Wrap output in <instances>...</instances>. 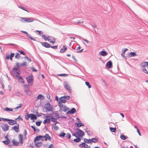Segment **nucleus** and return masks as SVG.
I'll return each instance as SVG.
<instances>
[{
	"mask_svg": "<svg viewBox=\"0 0 148 148\" xmlns=\"http://www.w3.org/2000/svg\"><path fill=\"white\" fill-rule=\"evenodd\" d=\"M19 20L22 22L24 23L26 22L27 23H30L34 21L33 18H25V17H20Z\"/></svg>",
	"mask_w": 148,
	"mask_h": 148,
	"instance_id": "f257e3e1",
	"label": "nucleus"
},
{
	"mask_svg": "<svg viewBox=\"0 0 148 148\" xmlns=\"http://www.w3.org/2000/svg\"><path fill=\"white\" fill-rule=\"evenodd\" d=\"M26 79L29 85L30 86H32L33 85L34 81L33 75H31L27 77Z\"/></svg>",
	"mask_w": 148,
	"mask_h": 148,
	"instance_id": "f03ea898",
	"label": "nucleus"
},
{
	"mask_svg": "<svg viewBox=\"0 0 148 148\" xmlns=\"http://www.w3.org/2000/svg\"><path fill=\"white\" fill-rule=\"evenodd\" d=\"M84 23L83 20L82 18L77 17L75 19V21L71 22L72 24L77 25L79 24Z\"/></svg>",
	"mask_w": 148,
	"mask_h": 148,
	"instance_id": "7ed1b4c3",
	"label": "nucleus"
},
{
	"mask_svg": "<svg viewBox=\"0 0 148 148\" xmlns=\"http://www.w3.org/2000/svg\"><path fill=\"white\" fill-rule=\"evenodd\" d=\"M58 105L60 107V110L61 112H66L69 109L67 107L63 105L62 103H58Z\"/></svg>",
	"mask_w": 148,
	"mask_h": 148,
	"instance_id": "20e7f679",
	"label": "nucleus"
},
{
	"mask_svg": "<svg viewBox=\"0 0 148 148\" xmlns=\"http://www.w3.org/2000/svg\"><path fill=\"white\" fill-rule=\"evenodd\" d=\"M19 72L18 68H14L12 71V72L14 75L17 78L19 76V75L21 74Z\"/></svg>",
	"mask_w": 148,
	"mask_h": 148,
	"instance_id": "39448f33",
	"label": "nucleus"
},
{
	"mask_svg": "<svg viewBox=\"0 0 148 148\" xmlns=\"http://www.w3.org/2000/svg\"><path fill=\"white\" fill-rule=\"evenodd\" d=\"M45 109L48 111H52L53 110L52 105H51L49 103H47L45 105Z\"/></svg>",
	"mask_w": 148,
	"mask_h": 148,
	"instance_id": "423d86ee",
	"label": "nucleus"
},
{
	"mask_svg": "<svg viewBox=\"0 0 148 148\" xmlns=\"http://www.w3.org/2000/svg\"><path fill=\"white\" fill-rule=\"evenodd\" d=\"M47 139L49 141H51V137L49 136V134H46L45 136H41V137L40 140L42 141H44L45 140H47Z\"/></svg>",
	"mask_w": 148,
	"mask_h": 148,
	"instance_id": "0eeeda50",
	"label": "nucleus"
},
{
	"mask_svg": "<svg viewBox=\"0 0 148 148\" xmlns=\"http://www.w3.org/2000/svg\"><path fill=\"white\" fill-rule=\"evenodd\" d=\"M75 130L77 132V135L79 136L82 137L84 135V132L79 128H76Z\"/></svg>",
	"mask_w": 148,
	"mask_h": 148,
	"instance_id": "6e6552de",
	"label": "nucleus"
},
{
	"mask_svg": "<svg viewBox=\"0 0 148 148\" xmlns=\"http://www.w3.org/2000/svg\"><path fill=\"white\" fill-rule=\"evenodd\" d=\"M1 127L3 130L4 131H6L9 130V126L6 124H2L1 125Z\"/></svg>",
	"mask_w": 148,
	"mask_h": 148,
	"instance_id": "1a4fd4ad",
	"label": "nucleus"
},
{
	"mask_svg": "<svg viewBox=\"0 0 148 148\" xmlns=\"http://www.w3.org/2000/svg\"><path fill=\"white\" fill-rule=\"evenodd\" d=\"M51 37L50 36H49L47 37V38L46 39V40H47L49 41L50 43H54L55 41V40L54 38L51 39Z\"/></svg>",
	"mask_w": 148,
	"mask_h": 148,
	"instance_id": "9d476101",
	"label": "nucleus"
},
{
	"mask_svg": "<svg viewBox=\"0 0 148 148\" xmlns=\"http://www.w3.org/2000/svg\"><path fill=\"white\" fill-rule=\"evenodd\" d=\"M112 62L111 61H110L107 63L106 65V67L107 69H110L112 67Z\"/></svg>",
	"mask_w": 148,
	"mask_h": 148,
	"instance_id": "9b49d317",
	"label": "nucleus"
},
{
	"mask_svg": "<svg viewBox=\"0 0 148 148\" xmlns=\"http://www.w3.org/2000/svg\"><path fill=\"white\" fill-rule=\"evenodd\" d=\"M40 43L42 46L46 48H49L51 47V45L47 42H41Z\"/></svg>",
	"mask_w": 148,
	"mask_h": 148,
	"instance_id": "f8f14e48",
	"label": "nucleus"
},
{
	"mask_svg": "<svg viewBox=\"0 0 148 148\" xmlns=\"http://www.w3.org/2000/svg\"><path fill=\"white\" fill-rule=\"evenodd\" d=\"M64 86L65 88L69 91H70L71 90L70 86L68 85L66 82L64 83Z\"/></svg>",
	"mask_w": 148,
	"mask_h": 148,
	"instance_id": "ddd939ff",
	"label": "nucleus"
},
{
	"mask_svg": "<svg viewBox=\"0 0 148 148\" xmlns=\"http://www.w3.org/2000/svg\"><path fill=\"white\" fill-rule=\"evenodd\" d=\"M19 129V125L18 124L16 126H14L12 127V130H14L16 132L18 133V132Z\"/></svg>",
	"mask_w": 148,
	"mask_h": 148,
	"instance_id": "4468645a",
	"label": "nucleus"
},
{
	"mask_svg": "<svg viewBox=\"0 0 148 148\" xmlns=\"http://www.w3.org/2000/svg\"><path fill=\"white\" fill-rule=\"evenodd\" d=\"M21 32L23 33L26 34L31 40L34 41H35L36 40L34 38L29 36L27 32L24 31H21Z\"/></svg>",
	"mask_w": 148,
	"mask_h": 148,
	"instance_id": "2eb2a0df",
	"label": "nucleus"
},
{
	"mask_svg": "<svg viewBox=\"0 0 148 148\" xmlns=\"http://www.w3.org/2000/svg\"><path fill=\"white\" fill-rule=\"evenodd\" d=\"M23 135L21 134H19L18 136V139L19 140V142L21 144H22L23 143Z\"/></svg>",
	"mask_w": 148,
	"mask_h": 148,
	"instance_id": "dca6fc26",
	"label": "nucleus"
},
{
	"mask_svg": "<svg viewBox=\"0 0 148 148\" xmlns=\"http://www.w3.org/2000/svg\"><path fill=\"white\" fill-rule=\"evenodd\" d=\"M64 98L63 97H61L60 99V101L58 103H66V101L65 100Z\"/></svg>",
	"mask_w": 148,
	"mask_h": 148,
	"instance_id": "f3484780",
	"label": "nucleus"
},
{
	"mask_svg": "<svg viewBox=\"0 0 148 148\" xmlns=\"http://www.w3.org/2000/svg\"><path fill=\"white\" fill-rule=\"evenodd\" d=\"M67 49L66 46L64 45L62 48L60 49V52L61 53H63L65 52Z\"/></svg>",
	"mask_w": 148,
	"mask_h": 148,
	"instance_id": "a211bd4d",
	"label": "nucleus"
},
{
	"mask_svg": "<svg viewBox=\"0 0 148 148\" xmlns=\"http://www.w3.org/2000/svg\"><path fill=\"white\" fill-rule=\"evenodd\" d=\"M35 144L36 146L38 147H41L43 145L42 143L41 142H38L37 143L35 142Z\"/></svg>",
	"mask_w": 148,
	"mask_h": 148,
	"instance_id": "6ab92c4d",
	"label": "nucleus"
},
{
	"mask_svg": "<svg viewBox=\"0 0 148 148\" xmlns=\"http://www.w3.org/2000/svg\"><path fill=\"white\" fill-rule=\"evenodd\" d=\"M76 112V110L74 108H73L70 110H69L67 112L68 113H69L71 114H73Z\"/></svg>",
	"mask_w": 148,
	"mask_h": 148,
	"instance_id": "aec40b11",
	"label": "nucleus"
},
{
	"mask_svg": "<svg viewBox=\"0 0 148 148\" xmlns=\"http://www.w3.org/2000/svg\"><path fill=\"white\" fill-rule=\"evenodd\" d=\"M50 122V118H46L43 121V123L45 124L46 123L49 124Z\"/></svg>",
	"mask_w": 148,
	"mask_h": 148,
	"instance_id": "412c9836",
	"label": "nucleus"
},
{
	"mask_svg": "<svg viewBox=\"0 0 148 148\" xmlns=\"http://www.w3.org/2000/svg\"><path fill=\"white\" fill-rule=\"evenodd\" d=\"M141 66L143 68L145 67L146 66H148V62H144L141 63Z\"/></svg>",
	"mask_w": 148,
	"mask_h": 148,
	"instance_id": "4be33fe9",
	"label": "nucleus"
},
{
	"mask_svg": "<svg viewBox=\"0 0 148 148\" xmlns=\"http://www.w3.org/2000/svg\"><path fill=\"white\" fill-rule=\"evenodd\" d=\"M32 114V115L30 116H31L30 117V119L31 120L34 119L36 120L37 119V117H36V115L33 114Z\"/></svg>",
	"mask_w": 148,
	"mask_h": 148,
	"instance_id": "5701e85b",
	"label": "nucleus"
},
{
	"mask_svg": "<svg viewBox=\"0 0 148 148\" xmlns=\"http://www.w3.org/2000/svg\"><path fill=\"white\" fill-rule=\"evenodd\" d=\"M10 121L8 122V124L10 125H13L16 124V122H14V121L13 120L10 119Z\"/></svg>",
	"mask_w": 148,
	"mask_h": 148,
	"instance_id": "b1692460",
	"label": "nucleus"
},
{
	"mask_svg": "<svg viewBox=\"0 0 148 148\" xmlns=\"http://www.w3.org/2000/svg\"><path fill=\"white\" fill-rule=\"evenodd\" d=\"M127 50V49H123L122 50V52L121 53V55L123 58L125 57V56L124 55V54L125 53L126 51Z\"/></svg>",
	"mask_w": 148,
	"mask_h": 148,
	"instance_id": "393cba45",
	"label": "nucleus"
},
{
	"mask_svg": "<svg viewBox=\"0 0 148 148\" xmlns=\"http://www.w3.org/2000/svg\"><path fill=\"white\" fill-rule=\"evenodd\" d=\"M129 56L130 57H132L136 56L137 55L135 52H131L130 53Z\"/></svg>",
	"mask_w": 148,
	"mask_h": 148,
	"instance_id": "a878e982",
	"label": "nucleus"
},
{
	"mask_svg": "<svg viewBox=\"0 0 148 148\" xmlns=\"http://www.w3.org/2000/svg\"><path fill=\"white\" fill-rule=\"evenodd\" d=\"M41 137V136L39 135L38 136H36L35 139L34 140V142H36L37 141H38L39 140H40Z\"/></svg>",
	"mask_w": 148,
	"mask_h": 148,
	"instance_id": "bb28decb",
	"label": "nucleus"
},
{
	"mask_svg": "<svg viewBox=\"0 0 148 148\" xmlns=\"http://www.w3.org/2000/svg\"><path fill=\"white\" fill-rule=\"evenodd\" d=\"M99 53L101 55L103 56H105L107 54V53L106 51H100Z\"/></svg>",
	"mask_w": 148,
	"mask_h": 148,
	"instance_id": "cd10ccee",
	"label": "nucleus"
},
{
	"mask_svg": "<svg viewBox=\"0 0 148 148\" xmlns=\"http://www.w3.org/2000/svg\"><path fill=\"white\" fill-rule=\"evenodd\" d=\"M12 142L13 145L14 146H17L18 145L19 143L16 141L14 140L13 139L12 141Z\"/></svg>",
	"mask_w": 148,
	"mask_h": 148,
	"instance_id": "c85d7f7f",
	"label": "nucleus"
},
{
	"mask_svg": "<svg viewBox=\"0 0 148 148\" xmlns=\"http://www.w3.org/2000/svg\"><path fill=\"white\" fill-rule=\"evenodd\" d=\"M120 138L122 140H125L128 137L124 135L121 134L120 136Z\"/></svg>",
	"mask_w": 148,
	"mask_h": 148,
	"instance_id": "c756f323",
	"label": "nucleus"
},
{
	"mask_svg": "<svg viewBox=\"0 0 148 148\" xmlns=\"http://www.w3.org/2000/svg\"><path fill=\"white\" fill-rule=\"evenodd\" d=\"M18 80H21V81H20V82L22 83H24V80L23 79V78L21 76H19L18 77Z\"/></svg>",
	"mask_w": 148,
	"mask_h": 148,
	"instance_id": "7c9ffc66",
	"label": "nucleus"
},
{
	"mask_svg": "<svg viewBox=\"0 0 148 148\" xmlns=\"http://www.w3.org/2000/svg\"><path fill=\"white\" fill-rule=\"evenodd\" d=\"M91 140L92 142L95 143L98 141V139L97 138H92L91 139Z\"/></svg>",
	"mask_w": 148,
	"mask_h": 148,
	"instance_id": "2f4dec72",
	"label": "nucleus"
},
{
	"mask_svg": "<svg viewBox=\"0 0 148 148\" xmlns=\"http://www.w3.org/2000/svg\"><path fill=\"white\" fill-rule=\"evenodd\" d=\"M75 124H77V126L78 127H79L82 126H84V124L83 123H76Z\"/></svg>",
	"mask_w": 148,
	"mask_h": 148,
	"instance_id": "473e14b6",
	"label": "nucleus"
},
{
	"mask_svg": "<svg viewBox=\"0 0 148 148\" xmlns=\"http://www.w3.org/2000/svg\"><path fill=\"white\" fill-rule=\"evenodd\" d=\"M18 8L23 10H25V11H27V12H28L27 10L26 9V8L24 7L18 5Z\"/></svg>",
	"mask_w": 148,
	"mask_h": 148,
	"instance_id": "72a5a7b5",
	"label": "nucleus"
},
{
	"mask_svg": "<svg viewBox=\"0 0 148 148\" xmlns=\"http://www.w3.org/2000/svg\"><path fill=\"white\" fill-rule=\"evenodd\" d=\"M110 130L111 132H114L116 131V129L115 128L110 127Z\"/></svg>",
	"mask_w": 148,
	"mask_h": 148,
	"instance_id": "f704fd0d",
	"label": "nucleus"
},
{
	"mask_svg": "<svg viewBox=\"0 0 148 148\" xmlns=\"http://www.w3.org/2000/svg\"><path fill=\"white\" fill-rule=\"evenodd\" d=\"M23 106V104L22 103H20L19 106H17V107L15 108H14V109L16 110V109H18L21 108Z\"/></svg>",
	"mask_w": 148,
	"mask_h": 148,
	"instance_id": "c9c22d12",
	"label": "nucleus"
},
{
	"mask_svg": "<svg viewBox=\"0 0 148 148\" xmlns=\"http://www.w3.org/2000/svg\"><path fill=\"white\" fill-rule=\"evenodd\" d=\"M4 110L6 111H13L12 109L9 108H5Z\"/></svg>",
	"mask_w": 148,
	"mask_h": 148,
	"instance_id": "e433bc0d",
	"label": "nucleus"
},
{
	"mask_svg": "<svg viewBox=\"0 0 148 148\" xmlns=\"http://www.w3.org/2000/svg\"><path fill=\"white\" fill-rule=\"evenodd\" d=\"M81 140V139L80 138H77L76 139H75L74 140V141L76 142V143H78L80 142Z\"/></svg>",
	"mask_w": 148,
	"mask_h": 148,
	"instance_id": "4c0bfd02",
	"label": "nucleus"
},
{
	"mask_svg": "<svg viewBox=\"0 0 148 148\" xmlns=\"http://www.w3.org/2000/svg\"><path fill=\"white\" fill-rule=\"evenodd\" d=\"M44 97L43 95H42L39 94L38 96L37 97V99H42V98Z\"/></svg>",
	"mask_w": 148,
	"mask_h": 148,
	"instance_id": "58836bf2",
	"label": "nucleus"
},
{
	"mask_svg": "<svg viewBox=\"0 0 148 148\" xmlns=\"http://www.w3.org/2000/svg\"><path fill=\"white\" fill-rule=\"evenodd\" d=\"M51 120L52 121L54 122L56 120H57V119L54 118V117H53V116H51Z\"/></svg>",
	"mask_w": 148,
	"mask_h": 148,
	"instance_id": "ea45409f",
	"label": "nucleus"
},
{
	"mask_svg": "<svg viewBox=\"0 0 148 148\" xmlns=\"http://www.w3.org/2000/svg\"><path fill=\"white\" fill-rule=\"evenodd\" d=\"M30 115H32L31 114H28L27 115V116H25V118L27 120H28L29 119V118H30L31 116H30Z\"/></svg>",
	"mask_w": 148,
	"mask_h": 148,
	"instance_id": "a19ab883",
	"label": "nucleus"
},
{
	"mask_svg": "<svg viewBox=\"0 0 148 148\" xmlns=\"http://www.w3.org/2000/svg\"><path fill=\"white\" fill-rule=\"evenodd\" d=\"M85 84L89 88H91V86L89 84V83L88 82H85Z\"/></svg>",
	"mask_w": 148,
	"mask_h": 148,
	"instance_id": "79ce46f5",
	"label": "nucleus"
},
{
	"mask_svg": "<svg viewBox=\"0 0 148 148\" xmlns=\"http://www.w3.org/2000/svg\"><path fill=\"white\" fill-rule=\"evenodd\" d=\"M73 42V41H72L69 43V47H70V48L71 49H74V48L73 47V46L72 45V42Z\"/></svg>",
	"mask_w": 148,
	"mask_h": 148,
	"instance_id": "37998d69",
	"label": "nucleus"
},
{
	"mask_svg": "<svg viewBox=\"0 0 148 148\" xmlns=\"http://www.w3.org/2000/svg\"><path fill=\"white\" fill-rule=\"evenodd\" d=\"M85 143L83 142L82 143H81V144H80L79 145V147H80L82 148L83 147H84V146H85Z\"/></svg>",
	"mask_w": 148,
	"mask_h": 148,
	"instance_id": "c03bdc74",
	"label": "nucleus"
},
{
	"mask_svg": "<svg viewBox=\"0 0 148 148\" xmlns=\"http://www.w3.org/2000/svg\"><path fill=\"white\" fill-rule=\"evenodd\" d=\"M63 97H64V99H65V100L66 101L67 100L69 99L70 97L69 96H64Z\"/></svg>",
	"mask_w": 148,
	"mask_h": 148,
	"instance_id": "a18cd8bd",
	"label": "nucleus"
},
{
	"mask_svg": "<svg viewBox=\"0 0 148 148\" xmlns=\"http://www.w3.org/2000/svg\"><path fill=\"white\" fill-rule=\"evenodd\" d=\"M20 57V54L18 53H16V55L15 56V58H19Z\"/></svg>",
	"mask_w": 148,
	"mask_h": 148,
	"instance_id": "49530a36",
	"label": "nucleus"
},
{
	"mask_svg": "<svg viewBox=\"0 0 148 148\" xmlns=\"http://www.w3.org/2000/svg\"><path fill=\"white\" fill-rule=\"evenodd\" d=\"M65 133L64 132H62L60 133V136L62 137H64L65 136Z\"/></svg>",
	"mask_w": 148,
	"mask_h": 148,
	"instance_id": "de8ad7c7",
	"label": "nucleus"
},
{
	"mask_svg": "<svg viewBox=\"0 0 148 148\" xmlns=\"http://www.w3.org/2000/svg\"><path fill=\"white\" fill-rule=\"evenodd\" d=\"M42 122L40 121H37L36 122V124L37 126H39L40 125L41 123Z\"/></svg>",
	"mask_w": 148,
	"mask_h": 148,
	"instance_id": "09e8293b",
	"label": "nucleus"
},
{
	"mask_svg": "<svg viewBox=\"0 0 148 148\" xmlns=\"http://www.w3.org/2000/svg\"><path fill=\"white\" fill-rule=\"evenodd\" d=\"M88 139L86 138H84V142L85 143H89V142L88 141Z\"/></svg>",
	"mask_w": 148,
	"mask_h": 148,
	"instance_id": "8fccbe9b",
	"label": "nucleus"
},
{
	"mask_svg": "<svg viewBox=\"0 0 148 148\" xmlns=\"http://www.w3.org/2000/svg\"><path fill=\"white\" fill-rule=\"evenodd\" d=\"M68 75V74H60L58 75L59 76H62L63 77H66Z\"/></svg>",
	"mask_w": 148,
	"mask_h": 148,
	"instance_id": "3c124183",
	"label": "nucleus"
},
{
	"mask_svg": "<svg viewBox=\"0 0 148 148\" xmlns=\"http://www.w3.org/2000/svg\"><path fill=\"white\" fill-rule=\"evenodd\" d=\"M66 137L70 139L71 137V135L70 134L67 133L66 134Z\"/></svg>",
	"mask_w": 148,
	"mask_h": 148,
	"instance_id": "603ef678",
	"label": "nucleus"
},
{
	"mask_svg": "<svg viewBox=\"0 0 148 148\" xmlns=\"http://www.w3.org/2000/svg\"><path fill=\"white\" fill-rule=\"evenodd\" d=\"M30 91L29 90V88H28L26 89H25V92L28 94V93Z\"/></svg>",
	"mask_w": 148,
	"mask_h": 148,
	"instance_id": "864d4df0",
	"label": "nucleus"
},
{
	"mask_svg": "<svg viewBox=\"0 0 148 148\" xmlns=\"http://www.w3.org/2000/svg\"><path fill=\"white\" fill-rule=\"evenodd\" d=\"M2 120L4 121H10V119H6V118H2Z\"/></svg>",
	"mask_w": 148,
	"mask_h": 148,
	"instance_id": "5fc2aeb1",
	"label": "nucleus"
},
{
	"mask_svg": "<svg viewBox=\"0 0 148 148\" xmlns=\"http://www.w3.org/2000/svg\"><path fill=\"white\" fill-rule=\"evenodd\" d=\"M18 51L21 54L23 55H25V53L22 51Z\"/></svg>",
	"mask_w": 148,
	"mask_h": 148,
	"instance_id": "6e6d98bb",
	"label": "nucleus"
},
{
	"mask_svg": "<svg viewBox=\"0 0 148 148\" xmlns=\"http://www.w3.org/2000/svg\"><path fill=\"white\" fill-rule=\"evenodd\" d=\"M51 47L54 49H57L58 48V46L57 45L54 46H51V47Z\"/></svg>",
	"mask_w": 148,
	"mask_h": 148,
	"instance_id": "4d7b16f0",
	"label": "nucleus"
},
{
	"mask_svg": "<svg viewBox=\"0 0 148 148\" xmlns=\"http://www.w3.org/2000/svg\"><path fill=\"white\" fill-rule=\"evenodd\" d=\"M36 32H38L39 35H40L41 34H43L42 32L41 31H38V30H36Z\"/></svg>",
	"mask_w": 148,
	"mask_h": 148,
	"instance_id": "13d9d810",
	"label": "nucleus"
},
{
	"mask_svg": "<svg viewBox=\"0 0 148 148\" xmlns=\"http://www.w3.org/2000/svg\"><path fill=\"white\" fill-rule=\"evenodd\" d=\"M54 114L55 115V117H57V119H58L59 118V115L58 113L56 112V113H54Z\"/></svg>",
	"mask_w": 148,
	"mask_h": 148,
	"instance_id": "bf43d9fd",
	"label": "nucleus"
},
{
	"mask_svg": "<svg viewBox=\"0 0 148 148\" xmlns=\"http://www.w3.org/2000/svg\"><path fill=\"white\" fill-rule=\"evenodd\" d=\"M31 69L32 71L36 72L37 71V70L34 67L31 68Z\"/></svg>",
	"mask_w": 148,
	"mask_h": 148,
	"instance_id": "052dcab7",
	"label": "nucleus"
},
{
	"mask_svg": "<svg viewBox=\"0 0 148 148\" xmlns=\"http://www.w3.org/2000/svg\"><path fill=\"white\" fill-rule=\"evenodd\" d=\"M87 128L85 130V131L87 133V134L88 135H90V131H89L87 130Z\"/></svg>",
	"mask_w": 148,
	"mask_h": 148,
	"instance_id": "680f3d73",
	"label": "nucleus"
},
{
	"mask_svg": "<svg viewBox=\"0 0 148 148\" xmlns=\"http://www.w3.org/2000/svg\"><path fill=\"white\" fill-rule=\"evenodd\" d=\"M5 145H8L9 143V142L8 140H5L3 141Z\"/></svg>",
	"mask_w": 148,
	"mask_h": 148,
	"instance_id": "e2e57ef3",
	"label": "nucleus"
},
{
	"mask_svg": "<svg viewBox=\"0 0 148 148\" xmlns=\"http://www.w3.org/2000/svg\"><path fill=\"white\" fill-rule=\"evenodd\" d=\"M22 67L23 66H26L27 65L26 62H24L23 63H22Z\"/></svg>",
	"mask_w": 148,
	"mask_h": 148,
	"instance_id": "0e129e2a",
	"label": "nucleus"
},
{
	"mask_svg": "<svg viewBox=\"0 0 148 148\" xmlns=\"http://www.w3.org/2000/svg\"><path fill=\"white\" fill-rule=\"evenodd\" d=\"M84 148H90V146H89L88 145L86 144L85 145Z\"/></svg>",
	"mask_w": 148,
	"mask_h": 148,
	"instance_id": "69168bd1",
	"label": "nucleus"
},
{
	"mask_svg": "<svg viewBox=\"0 0 148 148\" xmlns=\"http://www.w3.org/2000/svg\"><path fill=\"white\" fill-rule=\"evenodd\" d=\"M59 129V128L56 125H55L54 126V129L55 130H58Z\"/></svg>",
	"mask_w": 148,
	"mask_h": 148,
	"instance_id": "338daca9",
	"label": "nucleus"
},
{
	"mask_svg": "<svg viewBox=\"0 0 148 148\" xmlns=\"http://www.w3.org/2000/svg\"><path fill=\"white\" fill-rule=\"evenodd\" d=\"M143 71H144L145 73H147V74H148V72L147 71V70L145 69H143Z\"/></svg>",
	"mask_w": 148,
	"mask_h": 148,
	"instance_id": "774afa93",
	"label": "nucleus"
}]
</instances>
